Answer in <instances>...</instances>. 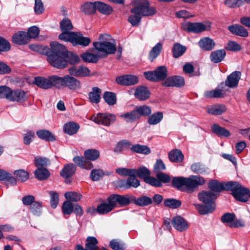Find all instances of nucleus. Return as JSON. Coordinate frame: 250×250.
<instances>
[{
  "label": "nucleus",
  "mask_w": 250,
  "mask_h": 250,
  "mask_svg": "<svg viewBox=\"0 0 250 250\" xmlns=\"http://www.w3.org/2000/svg\"><path fill=\"white\" fill-rule=\"evenodd\" d=\"M135 109L139 119H140L142 116H148L150 115L151 113V110L150 107L146 105L137 106Z\"/></svg>",
  "instance_id": "49530a36"
},
{
  "label": "nucleus",
  "mask_w": 250,
  "mask_h": 250,
  "mask_svg": "<svg viewBox=\"0 0 250 250\" xmlns=\"http://www.w3.org/2000/svg\"><path fill=\"white\" fill-rule=\"evenodd\" d=\"M162 44L158 42L151 49L149 53V57L151 61H153L159 55L162 51Z\"/></svg>",
  "instance_id": "a18cd8bd"
},
{
  "label": "nucleus",
  "mask_w": 250,
  "mask_h": 250,
  "mask_svg": "<svg viewBox=\"0 0 250 250\" xmlns=\"http://www.w3.org/2000/svg\"><path fill=\"white\" fill-rule=\"evenodd\" d=\"M110 247L113 250H124L125 244L119 239H113L109 243Z\"/></svg>",
  "instance_id": "5fc2aeb1"
},
{
  "label": "nucleus",
  "mask_w": 250,
  "mask_h": 250,
  "mask_svg": "<svg viewBox=\"0 0 250 250\" xmlns=\"http://www.w3.org/2000/svg\"><path fill=\"white\" fill-rule=\"evenodd\" d=\"M205 183L204 178L201 176L192 175L188 178L174 177L172 181V186L178 190L191 193L198 186Z\"/></svg>",
  "instance_id": "7ed1b4c3"
},
{
  "label": "nucleus",
  "mask_w": 250,
  "mask_h": 250,
  "mask_svg": "<svg viewBox=\"0 0 250 250\" xmlns=\"http://www.w3.org/2000/svg\"><path fill=\"white\" fill-rule=\"evenodd\" d=\"M222 91L220 89H215L210 91H207L204 93V96L208 98H215L223 97Z\"/></svg>",
  "instance_id": "bf43d9fd"
},
{
  "label": "nucleus",
  "mask_w": 250,
  "mask_h": 250,
  "mask_svg": "<svg viewBox=\"0 0 250 250\" xmlns=\"http://www.w3.org/2000/svg\"><path fill=\"white\" fill-rule=\"evenodd\" d=\"M110 196L107 199V202H103L97 207V213L100 214H105L111 211L115 207Z\"/></svg>",
  "instance_id": "5701e85b"
},
{
  "label": "nucleus",
  "mask_w": 250,
  "mask_h": 250,
  "mask_svg": "<svg viewBox=\"0 0 250 250\" xmlns=\"http://www.w3.org/2000/svg\"><path fill=\"white\" fill-rule=\"evenodd\" d=\"M34 164L38 168L40 167H46L50 164V160L48 158L41 156L35 157Z\"/></svg>",
  "instance_id": "864d4df0"
},
{
  "label": "nucleus",
  "mask_w": 250,
  "mask_h": 250,
  "mask_svg": "<svg viewBox=\"0 0 250 250\" xmlns=\"http://www.w3.org/2000/svg\"><path fill=\"white\" fill-rule=\"evenodd\" d=\"M42 202H34L30 208L31 212L35 215L39 216L42 213Z\"/></svg>",
  "instance_id": "0e129e2a"
},
{
  "label": "nucleus",
  "mask_w": 250,
  "mask_h": 250,
  "mask_svg": "<svg viewBox=\"0 0 250 250\" xmlns=\"http://www.w3.org/2000/svg\"><path fill=\"white\" fill-rule=\"evenodd\" d=\"M133 203L140 207H145L152 204V199L146 196H142L138 198L134 196Z\"/></svg>",
  "instance_id": "58836bf2"
},
{
  "label": "nucleus",
  "mask_w": 250,
  "mask_h": 250,
  "mask_svg": "<svg viewBox=\"0 0 250 250\" xmlns=\"http://www.w3.org/2000/svg\"><path fill=\"white\" fill-rule=\"evenodd\" d=\"M61 40L71 42L73 45L87 46L91 42L88 37H84L79 32L61 33L59 36Z\"/></svg>",
  "instance_id": "0eeeda50"
},
{
  "label": "nucleus",
  "mask_w": 250,
  "mask_h": 250,
  "mask_svg": "<svg viewBox=\"0 0 250 250\" xmlns=\"http://www.w3.org/2000/svg\"><path fill=\"white\" fill-rule=\"evenodd\" d=\"M226 55V51L224 49L215 50L211 53L210 59L213 63H219L224 60Z\"/></svg>",
  "instance_id": "c756f323"
},
{
  "label": "nucleus",
  "mask_w": 250,
  "mask_h": 250,
  "mask_svg": "<svg viewBox=\"0 0 250 250\" xmlns=\"http://www.w3.org/2000/svg\"><path fill=\"white\" fill-rule=\"evenodd\" d=\"M116 172L118 174L123 176H128L133 175L134 174V169H129L126 168H118L116 169Z\"/></svg>",
  "instance_id": "338daca9"
},
{
  "label": "nucleus",
  "mask_w": 250,
  "mask_h": 250,
  "mask_svg": "<svg viewBox=\"0 0 250 250\" xmlns=\"http://www.w3.org/2000/svg\"><path fill=\"white\" fill-rule=\"evenodd\" d=\"M99 42H93V46L99 53L101 58H104L108 55L114 54L116 51L115 40L107 35H100Z\"/></svg>",
  "instance_id": "39448f33"
},
{
  "label": "nucleus",
  "mask_w": 250,
  "mask_h": 250,
  "mask_svg": "<svg viewBox=\"0 0 250 250\" xmlns=\"http://www.w3.org/2000/svg\"><path fill=\"white\" fill-rule=\"evenodd\" d=\"M29 48L32 50L39 52L40 54H48L50 51L49 48L47 47L43 46L37 44H31L29 46Z\"/></svg>",
  "instance_id": "6e6d98bb"
},
{
  "label": "nucleus",
  "mask_w": 250,
  "mask_h": 250,
  "mask_svg": "<svg viewBox=\"0 0 250 250\" xmlns=\"http://www.w3.org/2000/svg\"><path fill=\"white\" fill-rule=\"evenodd\" d=\"M96 10L104 15H109L112 12L110 5L100 1H96Z\"/></svg>",
  "instance_id": "a19ab883"
},
{
  "label": "nucleus",
  "mask_w": 250,
  "mask_h": 250,
  "mask_svg": "<svg viewBox=\"0 0 250 250\" xmlns=\"http://www.w3.org/2000/svg\"><path fill=\"white\" fill-rule=\"evenodd\" d=\"M81 11L86 15H92L96 11V1L85 2L80 7Z\"/></svg>",
  "instance_id": "a878e982"
},
{
  "label": "nucleus",
  "mask_w": 250,
  "mask_h": 250,
  "mask_svg": "<svg viewBox=\"0 0 250 250\" xmlns=\"http://www.w3.org/2000/svg\"><path fill=\"white\" fill-rule=\"evenodd\" d=\"M51 49H49L50 54L55 55L67 56L68 51L65 47L58 42H51L50 43Z\"/></svg>",
  "instance_id": "6ab92c4d"
},
{
  "label": "nucleus",
  "mask_w": 250,
  "mask_h": 250,
  "mask_svg": "<svg viewBox=\"0 0 250 250\" xmlns=\"http://www.w3.org/2000/svg\"><path fill=\"white\" fill-rule=\"evenodd\" d=\"M228 30L232 34L241 37H247L249 36L247 29L240 24H235L229 26Z\"/></svg>",
  "instance_id": "4be33fe9"
},
{
  "label": "nucleus",
  "mask_w": 250,
  "mask_h": 250,
  "mask_svg": "<svg viewBox=\"0 0 250 250\" xmlns=\"http://www.w3.org/2000/svg\"><path fill=\"white\" fill-rule=\"evenodd\" d=\"M183 29L188 32L199 33L205 31H209L211 28L210 23L204 24L201 22H186L182 24Z\"/></svg>",
  "instance_id": "1a4fd4ad"
},
{
  "label": "nucleus",
  "mask_w": 250,
  "mask_h": 250,
  "mask_svg": "<svg viewBox=\"0 0 250 250\" xmlns=\"http://www.w3.org/2000/svg\"><path fill=\"white\" fill-rule=\"evenodd\" d=\"M99 56L89 52H85L81 55V58L85 62L95 63L99 60Z\"/></svg>",
  "instance_id": "de8ad7c7"
},
{
  "label": "nucleus",
  "mask_w": 250,
  "mask_h": 250,
  "mask_svg": "<svg viewBox=\"0 0 250 250\" xmlns=\"http://www.w3.org/2000/svg\"><path fill=\"white\" fill-rule=\"evenodd\" d=\"M76 170V167L73 164H67L64 165L61 171L60 175L64 178L67 179L74 174Z\"/></svg>",
  "instance_id": "cd10ccee"
},
{
  "label": "nucleus",
  "mask_w": 250,
  "mask_h": 250,
  "mask_svg": "<svg viewBox=\"0 0 250 250\" xmlns=\"http://www.w3.org/2000/svg\"><path fill=\"white\" fill-rule=\"evenodd\" d=\"M213 132L219 137H228L230 136V132L226 128L221 127L217 124H214L211 127Z\"/></svg>",
  "instance_id": "ea45409f"
},
{
  "label": "nucleus",
  "mask_w": 250,
  "mask_h": 250,
  "mask_svg": "<svg viewBox=\"0 0 250 250\" xmlns=\"http://www.w3.org/2000/svg\"><path fill=\"white\" fill-rule=\"evenodd\" d=\"M134 174L140 178L143 179L146 183L151 186H160L156 178L150 176V171L146 167L142 166L137 169H134Z\"/></svg>",
  "instance_id": "9d476101"
},
{
  "label": "nucleus",
  "mask_w": 250,
  "mask_h": 250,
  "mask_svg": "<svg viewBox=\"0 0 250 250\" xmlns=\"http://www.w3.org/2000/svg\"><path fill=\"white\" fill-rule=\"evenodd\" d=\"M157 177L156 180L159 182L160 186H154L156 187H160L162 186V183H168L170 181V177L167 174L162 173L158 172L156 174Z\"/></svg>",
  "instance_id": "13d9d810"
},
{
  "label": "nucleus",
  "mask_w": 250,
  "mask_h": 250,
  "mask_svg": "<svg viewBox=\"0 0 250 250\" xmlns=\"http://www.w3.org/2000/svg\"><path fill=\"white\" fill-rule=\"evenodd\" d=\"M226 110L225 105L223 104H213L207 107L208 113L212 115H221Z\"/></svg>",
  "instance_id": "473e14b6"
},
{
  "label": "nucleus",
  "mask_w": 250,
  "mask_h": 250,
  "mask_svg": "<svg viewBox=\"0 0 250 250\" xmlns=\"http://www.w3.org/2000/svg\"><path fill=\"white\" fill-rule=\"evenodd\" d=\"M120 117L126 123H133L140 119L135 108L130 111L121 114Z\"/></svg>",
  "instance_id": "72a5a7b5"
},
{
  "label": "nucleus",
  "mask_w": 250,
  "mask_h": 250,
  "mask_svg": "<svg viewBox=\"0 0 250 250\" xmlns=\"http://www.w3.org/2000/svg\"><path fill=\"white\" fill-rule=\"evenodd\" d=\"M154 71L157 82H163L167 78V70L165 66H158L154 70Z\"/></svg>",
  "instance_id": "f704fd0d"
},
{
  "label": "nucleus",
  "mask_w": 250,
  "mask_h": 250,
  "mask_svg": "<svg viewBox=\"0 0 250 250\" xmlns=\"http://www.w3.org/2000/svg\"><path fill=\"white\" fill-rule=\"evenodd\" d=\"M241 73L238 71L232 72L228 76L225 82L226 85L230 88L235 87L237 86L240 79Z\"/></svg>",
  "instance_id": "b1692460"
},
{
  "label": "nucleus",
  "mask_w": 250,
  "mask_h": 250,
  "mask_svg": "<svg viewBox=\"0 0 250 250\" xmlns=\"http://www.w3.org/2000/svg\"><path fill=\"white\" fill-rule=\"evenodd\" d=\"M57 88L65 87L73 91L80 90L82 87L79 80L69 75L63 77L57 76Z\"/></svg>",
  "instance_id": "6e6552de"
},
{
  "label": "nucleus",
  "mask_w": 250,
  "mask_h": 250,
  "mask_svg": "<svg viewBox=\"0 0 250 250\" xmlns=\"http://www.w3.org/2000/svg\"><path fill=\"white\" fill-rule=\"evenodd\" d=\"M79 128V125L74 122L66 123L63 126L64 131L70 135L76 133Z\"/></svg>",
  "instance_id": "79ce46f5"
},
{
  "label": "nucleus",
  "mask_w": 250,
  "mask_h": 250,
  "mask_svg": "<svg viewBox=\"0 0 250 250\" xmlns=\"http://www.w3.org/2000/svg\"><path fill=\"white\" fill-rule=\"evenodd\" d=\"M198 198L203 205L194 204V205L200 214L210 213L215 210V201L217 198L216 194L211 191L203 190L198 193Z\"/></svg>",
  "instance_id": "20e7f679"
},
{
  "label": "nucleus",
  "mask_w": 250,
  "mask_h": 250,
  "mask_svg": "<svg viewBox=\"0 0 250 250\" xmlns=\"http://www.w3.org/2000/svg\"><path fill=\"white\" fill-rule=\"evenodd\" d=\"M39 29L37 26H33L30 27L26 33L27 37L29 41H30L31 39L36 38L39 35Z\"/></svg>",
  "instance_id": "774afa93"
},
{
  "label": "nucleus",
  "mask_w": 250,
  "mask_h": 250,
  "mask_svg": "<svg viewBox=\"0 0 250 250\" xmlns=\"http://www.w3.org/2000/svg\"><path fill=\"white\" fill-rule=\"evenodd\" d=\"M73 208L74 205L70 201H65L62 207V212L64 215H69L73 212Z\"/></svg>",
  "instance_id": "052dcab7"
},
{
  "label": "nucleus",
  "mask_w": 250,
  "mask_h": 250,
  "mask_svg": "<svg viewBox=\"0 0 250 250\" xmlns=\"http://www.w3.org/2000/svg\"><path fill=\"white\" fill-rule=\"evenodd\" d=\"M172 224L176 229L181 232L186 230L188 228L187 221L180 216L172 218Z\"/></svg>",
  "instance_id": "412c9836"
},
{
  "label": "nucleus",
  "mask_w": 250,
  "mask_h": 250,
  "mask_svg": "<svg viewBox=\"0 0 250 250\" xmlns=\"http://www.w3.org/2000/svg\"><path fill=\"white\" fill-rule=\"evenodd\" d=\"M163 118V112L158 111L149 116L147 122L150 125H155L159 123Z\"/></svg>",
  "instance_id": "c03bdc74"
},
{
  "label": "nucleus",
  "mask_w": 250,
  "mask_h": 250,
  "mask_svg": "<svg viewBox=\"0 0 250 250\" xmlns=\"http://www.w3.org/2000/svg\"><path fill=\"white\" fill-rule=\"evenodd\" d=\"M34 83L43 89H49L52 87H57V76L52 75L45 78L42 77L35 78Z\"/></svg>",
  "instance_id": "9b49d317"
},
{
  "label": "nucleus",
  "mask_w": 250,
  "mask_h": 250,
  "mask_svg": "<svg viewBox=\"0 0 250 250\" xmlns=\"http://www.w3.org/2000/svg\"><path fill=\"white\" fill-rule=\"evenodd\" d=\"M64 196L66 199L73 202H77L81 200L82 196L76 192H67Z\"/></svg>",
  "instance_id": "69168bd1"
},
{
  "label": "nucleus",
  "mask_w": 250,
  "mask_h": 250,
  "mask_svg": "<svg viewBox=\"0 0 250 250\" xmlns=\"http://www.w3.org/2000/svg\"><path fill=\"white\" fill-rule=\"evenodd\" d=\"M198 44L201 48L207 51L212 50L215 45L214 41L208 37H205L201 39L199 41Z\"/></svg>",
  "instance_id": "2f4dec72"
},
{
  "label": "nucleus",
  "mask_w": 250,
  "mask_h": 250,
  "mask_svg": "<svg viewBox=\"0 0 250 250\" xmlns=\"http://www.w3.org/2000/svg\"><path fill=\"white\" fill-rule=\"evenodd\" d=\"M12 41L14 43L19 45L25 44L29 41L26 33L22 31L15 33L12 37Z\"/></svg>",
  "instance_id": "c85d7f7f"
},
{
  "label": "nucleus",
  "mask_w": 250,
  "mask_h": 250,
  "mask_svg": "<svg viewBox=\"0 0 250 250\" xmlns=\"http://www.w3.org/2000/svg\"><path fill=\"white\" fill-rule=\"evenodd\" d=\"M136 175L130 176L126 180L128 188H137L140 186V181L136 178Z\"/></svg>",
  "instance_id": "e2e57ef3"
},
{
  "label": "nucleus",
  "mask_w": 250,
  "mask_h": 250,
  "mask_svg": "<svg viewBox=\"0 0 250 250\" xmlns=\"http://www.w3.org/2000/svg\"><path fill=\"white\" fill-rule=\"evenodd\" d=\"M36 134L40 139L46 141H53L56 140L55 136L47 130H39L36 132Z\"/></svg>",
  "instance_id": "4c0bfd02"
},
{
  "label": "nucleus",
  "mask_w": 250,
  "mask_h": 250,
  "mask_svg": "<svg viewBox=\"0 0 250 250\" xmlns=\"http://www.w3.org/2000/svg\"><path fill=\"white\" fill-rule=\"evenodd\" d=\"M85 158L83 157L76 156L73 158V162L79 167L90 169L93 167L90 161L96 160L100 156V152L95 149H90L85 150L84 152Z\"/></svg>",
  "instance_id": "423d86ee"
},
{
  "label": "nucleus",
  "mask_w": 250,
  "mask_h": 250,
  "mask_svg": "<svg viewBox=\"0 0 250 250\" xmlns=\"http://www.w3.org/2000/svg\"><path fill=\"white\" fill-rule=\"evenodd\" d=\"M134 6L130 10L134 15H130L128 21L132 26H137L141 21L142 16H149L156 13V10L153 7L149 6L147 0H136Z\"/></svg>",
  "instance_id": "f03ea898"
},
{
  "label": "nucleus",
  "mask_w": 250,
  "mask_h": 250,
  "mask_svg": "<svg viewBox=\"0 0 250 250\" xmlns=\"http://www.w3.org/2000/svg\"><path fill=\"white\" fill-rule=\"evenodd\" d=\"M110 197L114 207L116 206L117 203H118L121 206H126L130 203H133L134 200V196L129 194L125 195L113 194L110 196Z\"/></svg>",
  "instance_id": "4468645a"
},
{
  "label": "nucleus",
  "mask_w": 250,
  "mask_h": 250,
  "mask_svg": "<svg viewBox=\"0 0 250 250\" xmlns=\"http://www.w3.org/2000/svg\"><path fill=\"white\" fill-rule=\"evenodd\" d=\"M162 85L166 87H181L185 85V80L180 76H172L167 78Z\"/></svg>",
  "instance_id": "2eb2a0df"
},
{
  "label": "nucleus",
  "mask_w": 250,
  "mask_h": 250,
  "mask_svg": "<svg viewBox=\"0 0 250 250\" xmlns=\"http://www.w3.org/2000/svg\"><path fill=\"white\" fill-rule=\"evenodd\" d=\"M164 205L168 208L175 209L180 207L181 205V202L174 198H168L164 201Z\"/></svg>",
  "instance_id": "3c124183"
},
{
  "label": "nucleus",
  "mask_w": 250,
  "mask_h": 250,
  "mask_svg": "<svg viewBox=\"0 0 250 250\" xmlns=\"http://www.w3.org/2000/svg\"><path fill=\"white\" fill-rule=\"evenodd\" d=\"M35 176L40 180H44L47 179L49 175V171L45 168L39 167L34 172Z\"/></svg>",
  "instance_id": "37998d69"
},
{
  "label": "nucleus",
  "mask_w": 250,
  "mask_h": 250,
  "mask_svg": "<svg viewBox=\"0 0 250 250\" xmlns=\"http://www.w3.org/2000/svg\"><path fill=\"white\" fill-rule=\"evenodd\" d=\"M116 83L122 85H132L138 83V77L132 75H125L119 76L116 79Z\"/></svg>",
  "instance_id": "dca6fc26"
},
{
  "label": "nucleus",
  "mask_w": 250,
  "mask_h": 250,
  "mask_svg": "<svg viewBox=\"0 0 250 250\" xmlns=\"http://www.w3.org/2000/svg\"><path fill=\"white\" fill-rule=\"evenodd\" d=\"M27 99L26 93L21 89L12 90L10 101L22 103Z\"/></svg>",
  "instance_id": "a211bd4d"
},
{
  "label": "nucleus",
  "mask_w": 250,
  "mask_h": 250,
  "mask_svg": "<svg viewBox=\"0 0 250 250\" xmlns=\"http://www.w3.org/2000/svg\"><path fill=\"white\" fill-rule=\"evenodd\" d=\"M134 95L139 100L145 101L149 97L150 92L146 86H140L136 89Z\"/></svg>",
  "instance_id": "bb28decb"
},
{
  "label": "nucleus",
  "mask_w": 250,
  "mask_h": 250,
  "mask_svg": "<svg viewBox=\"0 0 250 250\" xmlns=\"http://www.w3.org/2000/svg\"><path fill=\"white\" fill-rule=\"evenodd\" d=\"M102 90L98 87H93L88 93V100L93 104H98L101 100Z\"/></svg>",
  "instance_id": "393cba45"
},
{
  "label": "nucleus",
  "mask_w": 250,
  "mask_h": 250,
  "mask_svg": "<svg viewBox=\"0 0 250 250\" xmlns=\"http://www.w3.org/2000/svg\"><path fill=\"white\" fill-rule=\"evenodd\" d=\"M73 27L71 21L68 18H65L60 22V28L62 33H70L71 32L68 31L72 29Z\"/></svg>",
  "instance_id": "09e8293b"
},
{
  "label": "nucleus",
  "mask_w": 250,
  "mask_h": 250,
  "mask_svg": "<svg viewBox=\"0 0 250 250\" xmlns=\"http://www.w3.org/2000/svg\"><path fill=\"white\" fill-rule=\"evenodd\" d=\"M187 50V47L179 43H175L173 44L172 52L174 58H178L182 56Z\"/></svg>",
  "instance_id": "e433bc0d"
},
{
  "label": "nucleus",
  "mask_w": 250,
  "mask_h": 250,
  "mask_svg": "<svg viewBox=\"0 0 250 250\" xmlns=\"http://www.w3.org/2000/svg\"><path fill=\"white\" fill-rule=\"evenodd\" d=\"M105 174V172L101 169H94L91 171L90 176L92 181H97Z\"/></svg>",
  "instance_id": "4d7b16f0"
},
{
  "label": "nucleus",
  "mask_w": 250,
  "mask_h": 250,
  "mask_svg": "<svg viewBox=\"0 0 250 250\" xmlns=\"http://www.w3.org/2000/svg\"><path fill=\"white\" fill-rule=\"evenodd\" d=\"M168 156L170 161L174 163H181L184 158V156L182 151L177 149L169 151Z\"/></svg>",
  "instance_id": "7c9ffc66"
},
{
  "label": "nucleus",
  "mask_w": 250,
  "mask_h": 250,
  "mask_svg": "<svg viewBox=\"0 0 250 250\" xmlns=\"http://www.w3.org/2000/svg\"><path fill=\"white\" fill-rule=\"evenodd\" d=\"M130 149L132 152L144 155H148L151 152L150 149L148 146L140 144L132 145Z\"/></svg>",
  "instance_id": "c9c22d12"
},
{
  "label": "nucleus",
  "mask_w": 250,
  "mask_h": 250,
  "mask_svg": "<svg viewBox=\"0 0 250 250\" xmlns=\"http://www.w3.org/2000/svg\"><path fill=\"white\" fill-rule=\"evenodd\" d=\"M91 120L99 125L109 126L116 120V116L109 113H98L91 117Z\"/></svg>",
  "instance_id": "f8f14e48"
},
{
  "label": "nucleus",
  "mask_w": 250,
  "mask_h": 250,
  "mask_svg": "<svg viewBox=\"0 0 250 250\" xmlns=\"http://www.w3.org/2000/svg\"><path fill=\"white\" fill-rule=\"evenodd\" d=\"M98 240L95 237L88 236L86 238L85 249L80 244H77L75 247V250H99L97 246Z\"/></svg>",
  "instance_id": "f3484780"
},
{
  "label": "nucleus",
  "mask_w": 250,
  "mask_h": 250,
  "mask_svg": "<svg viewBox=\"0 0 250 250\" xmlns=\"http://www.w3.org/2000/svg\"><path fill=\"white\" fill-rule=\"evenodd\" d=\"M70 75L76 77H87L90 76V70L86 67L80 66L78 68L72 66L68 69Z\"/></svg>",
  "instance_id": "aec40b11"
},
{
  "label": "nucleus",
  "mask_w": 250,
  "mask_h": 250,
  "mask_svg": "<svg viewBox=\"0 0 250 250\" xmlns=\"http://www.w3.org/2000/svg\"><path fill=\"white\" fill-rule=\"evenodd\" d=\"M14 174L17 180L21 182L26 181L29 178L28 173L22 169L15 170Z\"/></svg>",
  "instance_id": "603ef678"
},
{
  "label": "nucleus",
  "mask_w": 250,
  "mask_h": 250,
  "mask_svg": "<svg viewBox=\"0 0 250 250\" xmlns=\"http://www.w3.org/2000/svg\"><path fill=\"white\" fill-rule=\"evenodd\" d=\"M208 187L212 192H219L223 190H230L232 195L237 201L244 203L247 201L245 195L249 192V189L242 186L238 182L219 183L216 180H211L208 183Z\"/></svg>",
  "instance_id": "f257e3e1"
},
{
  "label": "nucleus",
  "mask_w": 250,
  "mask_h": 250,
  "mask_svg": "<svg viewBox=\"0 0 250 250\" xmlns=\"http://www.w3.org/2000/svg\"><path fill=\"white\" fill-rule=\"evenodd\" d=\"M103 98L108 105H113L116 103V96L115 93L106 91L104 93Z\"/></svg>",
  "instance_id": "8fccbe9b"
},
{
  "label": "nucleus",
  "mask_w": 250,
  "mask_h": 250,
  "mask_svg": "<svg viewBox=\"0 0 250 250\" xmlns=\"http://www.w3.org/2000/svg\"><path fill=\"white\" fill-rule=\"evenodd\" d=\"M12 89L6 85L0 86V99L6 98L9 100Z\"/></svg>",
  "instance_id": "680f3d73"
},
{
  "label": "nucleus",
  "mask_w": 250,
  "mask_h": 250,
  "mask_svg": "<svg viewBox=\"0 0 250 250\" xmlns=\"http://www.w3.org/2000/svg\"><path fill=\"white\" fill-rule=\"evenodd\" d=\"M46 55L47 61L53 67L62 69L67 66L68 62L66 60V56L55 55V54H50L49 53Z\"/></svg>",
  "instance_id": "ddd939ff"
}]
</instances>
